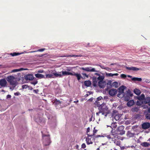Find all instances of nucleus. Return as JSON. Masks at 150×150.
I'll return each instance as SVG.
<instances>
[{"instance_id": "1", "label": "nucleus", "mask_w": 150, "mask_h": 150, "mask_svg": "<svg viewBox=\"0 0 150 150\" xmlns=\"http://www.w3.org/2000/svg\"><path fill=\"white\" fill-rule=\"evenodd\" d=\"M102 74L103 75H101L100 74L97 73H96L94 74V75L98 76V77H97V76H94L92 77V84L93 86H97L98 81L104 80L105 76L103 74Z\"/></svg>"}, {"instance_id": "2", "label": "nucleus", "mask_w": 150, "mask_h": 150, "mask_svg": "<svg viewBox=\"0 0 150 150\" xmlns=\"http://www.w3.org/2000/svg\"><path fill=\"white\" fill-rule=\"evenodd\" d=\"M7 81L9 83L10 85L15 86L17 85L16 79L13 76H9L6 78Z\"/></svg>"}, {"instance_id": "3", "label": "nucleus", "mask_w": 150, "mask_h": 150, "mask_svg": "<svg viewBox=\"0 0 150 150\" xmlns=\"http://www.w3.org/2000/svg\"><path fill=\"white\" fill-rule=\"evenodd\" d=\"M98 109L101 112L102 115H103L105 113H108V108L105 104L103 103L101 104L100 106H99Z\"/></svg>"}, {"instance_id": "4", "label": "nucleus", "mask_w": 150, "mask_h": 150, "mask_svg": "<svg viewBox=\"0 0 150 150\" xmlns=\"http://www.w3.org/2000/svg\"><path fill=\"white\" fill-rule=\"evenodd\" d=\"M43 138L44 145L45 146H49L51 142L49 135H43Z\"/></svg>"}, {"instance_id": "5", "label": "nucleus", "mask_w": 150, "mask_h": 150, "mask_svg": "<svg viewBox=\"0 0 150 150\" xmlns=\"http://www.w3.org/2000/svg\"><path fill=\"white\" fill-rule=\"evenodd\" d=\"M81 69L85 71L90 72H98V71L96 70L94 68L91 67H87L86 68L82 67Z\"/></svg>"}, {"instance_id": "6", "label": "nucleus", "mask_w": 150, "mask_h": 150, "mask_svg": "<svg viewBox=\"0 0 150 150\" xmlns=\"http://www.w3.org/2000/svg\"><path fill=\"white\" fill-rule=\"evenodd\" d=\"M117 92V91L116 89L112 88L109 90L108 93L110 96H114L116 95Z\"/></svg>"}, {"instance_id": "7", "label": "nucleus", "mask_w": 150, "mask_h": 150, "mask_svg": "<svg viewBox=\"0 0 150 150\" xmlns=\"http://www.w3.org/2000/svg\"><path fill=\"white\" fill-rule=\"evenodd\" d=\"M124 127L122 125L118 127L117 130L119 134L122 135L125 134V131L124 130Z\"/></svg>"}, {"instance_id": "8", "label": "nucleus", "mask_w": 150, "mask_h": 150, "mask_svg": "<svg viewBox=\"0 0 150 150\" xmlns=\"http://www.w3.org/2000/svg\"><path fill=\"white\" fill-rule=\"evenodd\" d=\"M132 96V94L131 93L130 90L127 91L125 94V100L128 101L129 99V97Z\"/></svg>"}, {"instance_id": "9", "label": "nucleus", "mask_w": 150, "mask_h": 150, "mask_svg": "<svg viewBox=\"0 0 150 150\" xmlns=\"http://www.w3.org/2000/svg\"><path fill=\"white\" fill-rule=\"evenodd\" d=\"M106 85V82L104 80L98 81V85L101 88H104Z\"/></svg>"}, {"instance_id": "10", "label": "nucleus", "mask_w": 150, "mask_h": 150, "mask_svg": "<svg viewBox=\"0 0 150 150\" xmlns=\"http://www.w3.org/2000/svg\"><path fill=\"white\" fill-rule=\"evenodd\" d=\"M25 79L27 81H31L34 79V77L32 74H28L24 76Z\"/></svg>"}, {"instance_id": "11", "label": "nucleus", "mask_w": 150, "mask_h": 150, "mask_svg": "<svg viewBox=\"0 0 150 150\" xmlns=\"http://www.w3.org/2000/svg\"><path fill=\"white\" fill-rule=\"evenodd\" d=\"M7 82L5 79H2L0 80V85L2 87H5L6 86Z\"/></svg>"}, {"instance_id": "12", "label": "nucleus", "mask_w": 150, "mask_h": 150, "mask_svg": "<svg viewBox=\"0 0 150 150\" xmlns=\"http://www.w3.org/2000/svg\"><path fill=\"white\" fill-rule=\"evenodd\" d=\"M150 127V123L148 122H145L142 125V128L146 129L149 128Z\"/></svg>"}, {"instance_id": "13", "label": "nucleus", "mask_w": 150, "mask_h": 150, "mask_svg": "<svg viewBox=\"0 0 150 150\" xmlns=\"http://www.w3.org/2000/svg\"><path fill=\"white\" fill-rule=\"evenodd\" d=\"M88 137H87L86 139V143L88 144H93V142L91 141V139L89 138L91 136V135L87 134Z\"/></svg>"}, {"instance_id": "14", "label": "nucleus", "mask_w": 150, "mask_h": 150, "mask_svg": "<svg viewBox=\"0 0 150 150\" xmlns=\"http://www.w3.org/2000/svg\"><path fill=\"white\" fill-rule=\"evenodd\" d=\"M126 68L128 70H133L134 71H137L139 70H140V69H139L138 68L134 67H126Z\"/></svg>"}, {"instance_id": "15", "label": "nucleus", "mask_w": 150, "mask_h": 150, "mask_svg": "<svg viewBox=\"0 0 150 150\" xmlns=\"http://www.w3.org/2000/svg\"><path fill=\"white\" fill-rule=\"evenodd\" d=\"M126 88V87L125 86H121L118 88V92L124 93V91Z\"/></svg>"}, {"instance_id": "16", "label": "nucleus", "mask_w": 150, "mask_h": 150, "mask_svg": "<svg viewBox=\"0 0 150 150\" xmlns=\"http://www.w3.org/2000/svg\"><path fill=\"white\" fill-rule=\"evenodd\" d=\"M62 75V77L63 76L65 75H73V73L69 72L67 71H62L61 72Z\"/></svg>"}, {"instance_id": "17", "label": "nucleus", "mask_w": 150, "mask_h": 150, "mask_svg": "<svg viewBox=\"0 0 150 150\" xmlns=\"http://www.w3.org/2000/svg\"><path fill=\"white\" fill-rule=\"evenodd\" d=\"M53 75L56 77H59L60 78L62 77V75L61 72H55L53 73Z\"/></svg>"}, {"instance_id": "18", "label": "nucleus", "mask_w": 150, "mask_h": 150, "mask_svg": "<svg viewBox=\"0 0 150 150\" xmlns=\"http://www.w3.org/2000/svg\"><path fill=\"white\" fill-rule=\"evenodd\" d=\"M150 101V98L147 97L144 98V100L142 101V103L145 104H149Z\"/></svg>"}, {"instance_id": "19", "label": "nucleus", "mask_w": 150, "mask_h": 150, "mask_svg": "<svg viewBox=\"0 0 150 150\" xmlns=\"http://www.w3.org/2000/svg\"><path fill=\"white\" fill-rule=\"evenodd\" d=\"M134 103L133 100H131L127 103V105L128 107H131L134 105Z\"/></svg>"}, {"instance_id": "20", "label": "nucleus", "mask_w": 150, "mask_h": 150, "mask_svg": "<svg viewBox=\"0 0 150 150\" xmlns=\"http://www.w3.org/2000/svg\"><path fill=\"white\" fill-rule=\"evenodd\" d=\"M35 76L37 78L39 79H42V78H45V76L43 75L39 74H35Z\"/></svg>"}, {"instance_id": "21", "label": "nucleus", "mask_w": 150, "mask_h": 150, "mask_svg": "<svg viewBox=\"0 0 150 150\" xmlns=\"http://www.w3.org/2000/svg\"><path fill=\"white\" fill-rule=\"evenodd\" d=\"M72 75L76 76L77 78V80L78 81L81 78H82V77L81 76V75L80 74L74 73V74H73Z\"/></svg>"}, {"instance_id": "22", "label": "nucleus", "mask_w": 150, "mask_h": 150, "mask_svg": "<svg viewBox=\"0 0 150 150\" xmlns=\"http://www.w3.org/2000/svg\"><path fill=\"white\" fill-rule=\"evenodd\" d=\"M106 75L107 76H111L112 77L114 76H117L118 75V73H115L113 74L111 73H105Z\"/></svg>"}, {"instance_id": "23", "label": "nucleus", "mask_w": 150, "mask_h": 150, "mask_svg": "<svg viewBox=\"0 0 150 150\" xmlns=\"http://www.w3.org/2000/svg\"><path fill=\"white\" fill-rule=\"evenodd\" d=\"M84 83L85 86L88 87L91 85V82L89 80L86 81L84 82Z\"/></svg>"}, {"instance_id": "24", "label": "nucleus", "mask_w": 150, "mask_h": 150, "mask_svg": "<svg viewBox=\"0 0 150 150\" xmlns=\"http://www.w3.org/2000/svg\"><path fill=\"white\" fill-rule=\"evenodd\" d=\"M132 80L134 81H142V79L141 78L133 77L132 78Z\"/></svg>"}, {"instance_id": "25", "label": "nucleus", "mask_w": 150, "mask_h": 150, "mask_svg": "<svg viewBox=\"0 0 150 150\" xmlns=\"http://www.w3.org/2000/svg\"><path fill=\"white\" fill-rule=\"evenodd\" d=\"M117 96L119 98H122V97L125 96V93H119L117 94Z\"/></svg>"}, {"instance_id": "26", "label": "nucleus", "mask_w": 150, "mask_h": 150, "mask_svg": "<svg viewBox=\"0 0 150 150\" xmlns=\"http://www.w3.org/2000/svg\"><path fill=\"white\" fill-rule=\"evenodd\" d=\"M134 134L131 132L129 131H128L127 134V136L129 137H131L134 136Z\"/></svg>"}, {"instance_id": "27", "label": "nucleus", "mask_w": 150, "mask_h": 150, "mask_svg": "<svg viewBox=\"0 0 150 150\" xmlns=\"http://www.w3.org/2000/svg\"><path fill=\"white\" fill-rule=\"evenodd\" d=\"M134 92L137 95H139L141 93L139 89L136 88L134 89Z\"/></svg>"}, {"instance_id": "28", "label": "nucleus", "mask_w": 150, "mask_h": 150, "mask_svg": "<svg viewBox=\"0 0 150 150\" xmlns=\"http://www.w3.org/2000/svg\"><path fill=\"white\" fill-rule=\"evenodd\" d=\"M53 73L52 74H46L45 76L46 77L45 78H53Z\"/></svg>"}, {"instance_id": "29", "label": "nucleus", "mask_w": 150, "mask_h": 150, "mask_svg": "<svg viewBox=\"0 0 150 150\" xmlns=\"http://www.w3.org/2000/svg\"><path fill=\"white\" fill-rule=\"evenodd\" d=\"M145 98V96L144 94H142L141 96H139L137 97V99L141 101L143 100H144Z\"/></svg>"}, {"instance_id": "30", "label": "nucleus", "mask_w": 150, "mask_h": 150, "mask_svg": "<svg viewBox=\"0 0 150 150\" xmlns=\"http://www.w3.org/2000/svg\"><path fill=\"white\" fill-rule=\"evenodd\" d=\"M102 101H96L95 103V104L97 106V107L99 108V106L101 105V104L100 103H102Z\"/></svg>"}, {"instance_id": "31", "label": "nucleus", "mask_w": 150, "mask_h": 150, "mask_svg": "<svg viewBox=\"0 0 150 150\" xmlns=\"http://www.w3.org/2000/svg\"><path fill=\"white\" fill-rule=\"evenodd\" d=\"M141 145L142 146L144 147H147L149 146L150 145V144L148 142H144L142 143Z\"/></svg>"}, {"instance_id": "32", "label": "nucleus", "mask_w": 150, "mask_h": 150, "mask_svg": "<svg viewBox=\"0 0 150 150\" xmlns=\"http://www.w3.org/2000/svg\"><path fill=\"white\" fill-rule=\"evenodd\" d=\"M111 135L112 137V139L115 138H116L117 136V135L116 134L113 132H112V131H111Z\"/></svg>"}, {"instance_id": "33", "label": "nucleus", "mask_w": 150, "mask_h": 150, "mask_svg": "<svg viewBox=\"0 0 150 150\" xmlns=\"http://www.w3.org/2000/svg\"><path fill=\"white\" fill-rule=\"evenodd\" d=\"M112 86L115 88H117L118 86V83L117 82H115L112 83Z\"/></svg>"}, {"instance_id": "34", "label": "nucleus", "mask_w": 150, "mask_h": 150, "mask_svg": "<svg viewBox=\"0 0 150 150\" xmlns=\"http://www.w3.org/2000/svg\"><path fill=\"white\" fill-rule=\"evenodd\" d=\"M82 56V55H72L64 56H62L61 57H81Z\"/></svg>"}, {"instance_id": "35", "label": "nucleus", "mask_w": 150, "mask_h": 150, "mask_svg": "<svg viewBox=\"0 0 150 150\" xmlns=\"http://www.w3.org/2000/svg\"><path fill=\"white\" fill-rule=\"evenodd\" d=\"M20 53H16V52H14L13 53H10V54L12 56H16L20 54Z\"/></svg>"}, {"instance_id": "36", "label": "nucleus", "mask_w": 150, "mask_h": 150, "mask_svg": "<svg viewBox=\"0 0 150 150\" xmlns=\"http://www.w3.org/2000/svg\"><path fill=\"white\" fill-rule=\"evenodd\" d=\"M21 71V68L18 69H13L12 70L11 72H17L18 71Z\"/></svg>"}, {"instance_id": "37", "label": "nucleus", "mask_w": 150, "mask_h": 150, "mask_svg": "<svg viewBox=\"0 0 150 150\" xmlns=\"http://www.w3.org/2000/svg\"><path fill=\"white\" fill-rule=\"evenodd\" d=\"M38 81L36 79H34V81L31 83V84L34 85L37 84L38 83Z\"/></svg>"}, {"instance_id": "38", "label": "nucleus", "mask_w": 150, "mask_h": 150, "mask_svg": "<svg viewBox=\"0 0 150 150\" xmlns=\"http://www.w3.org/2000/svg\"><path fill=\"white\" fill-rule=\"evenodd\" d=\"M146 117L148 119H150V113L146 114Z\"/></svg>"}, {"instance_id": "39", "label": "nucleus", "mask_w": 150, "mask_h": 150, "mask_svg": "<svg viewBox=\"0 0 150 150\" xmlns=\"http://www.w3.org/2000/svg\"><path fill=\"white\" fill-rule=\"evenodd\" d=\"M103 100V99L102 98V97L101 96H100L97 98V100L96 101H102V100Z\"/></svg>"}, {"instance_id": "40", "label": "nucleus", "mask_w": 150, "mask_h": 150, "mask_svg": "<svg viewBox=\"0 0 150 150\" xmlns=\"http://www.w3.org/2000/svg\"><path fill=\"white\" fill-rule=\"evenodd\" d=\"M93 134L92 135H91V136H93V135H94L97 132V130L95 129V127L94 128V130H93Z\"/></svg>"}, {"instance_id": "41", "label": "nucleus", "mask_w": 150, "mask_h": 150, "mask_svg": "<svg viewBox=\"0 0 150 150\" xmlns=\"http://www.w3.org/2000/svg\"><path fill=\"white\" fill-rule=\"evenodd\" d=\"M120 76L122 78H125L127 76L125 74H122Z\"/></svg>"}, {"instance_id": "42", "label": "nucleus", "mask_w": 150, "mask_h": 150, "mask_svg": "<svg viewBox=\"0 0 150 150\" xmlns=\"http://www.w3.org/2000/svg\"><path fill=\"white\" fill-rule=\"evenodd\" d=\"M137 105H141L142 104V101H140L139 100V101H137Z\"/></svg>"}, {"instance_id": "43", "label": "nucleus", "mask_w": 150, "mask_h": 150, "mask_svg": "<svg viewBox=\"0 0 150 150\" xmlns=\"http://www.w3.org/2000/svg\"><path fill=\"white\" fill-rule=\"evenodd\" d=\"M107 138L108 139H112V136H111V134L109 135H108L106 136Z\"/></svg>"}, {"instance_id": "44", "label": "nucleus", "mask_w": 150, "mask_h": 150, "mask_svg": "<svg viewBox=\"0 0 150 150\" xmlns=\"http://www.w3.org/2000/svg\"><path fill=\"white\" fill-rule=\"evenodd\" d=\"M86 145L85 144L83 143L81 145V148L83 149H84L86 147Z\"/></svg>"}, {"instance_id": "45", "label": "nucleus", "mask_w": 150, "mask_h": 150, "mask_svg": "<svg viewBox=\"0 0 150 150\" xmlns=\"http://www.w3.org/2000/svg\"><path fill=\"white\" fill-rule=\"evenodd\" d=\"M45 50V48L41 49L38 50H37V51L41 52H42V51H44Z\"/></svg>"}, {"instance_id": "46", "label": "nucleus", "mask_w": 150, "mask_h": 150, "mask_svg": "<svg viewBox=\"0 0 150 150\" xmlns=\"http://www.w3.org/2000/svg\"><path fill=\"white\" fill-rule=\"evenodd\" d=\"M82 74L84 76H85L86 78H88L89 77L88 75L86 74V73H82Z\"/></svg>"}, {"instance_id": "47", "label": "nucleus", "mask_w": 150, "mask_h": 150, "mask_svg": "<svg viewBox=\"0 0 150 150\" xmlns=\"http://www.w3.org/2000/svg\"><path fill=\"white\" fill-rule=\"evenodd\" d=\"M144 82L146 83H149L150 82L149 81V80L147 79H144Z\"/></svg>"}, {"instance_id": "48", "label": "nucleus", "mask_w": 150, "mask_h": 150, "mask_svg": "<svg viewBox=\"0 0 150 150\" xmlns=\"http://www.w3.org/2000/svg\"><path fill=\"white\" fill-rule=\"evenodd\" d=\"M14 94L15 96H18L21 95V94L19 92H17L14 93Z\"/></svg>"}, {"instance_id": "49", "label": "nucleus", "mask_w": 150, "mask_h": 150, "mask_svg": "<svg viewBox=\"0 0 150 150\" xmlns=\"http://www.w3.org/2000/svg\"><path fill=\"white\" fill-rule=\"evenodd\" d=\"M28 69L27 68H21V71H22L23 70H28Z\"/></svg>"}, {"instance_id": "50", "label": "nucleus", "mask_w": 150, "mask_h": 150, "mask_svg": "<svg viewBox=\"0 0 150 150\" xmlns=\"http://www.w3.org/2000/svg\"><path fill=\"white\" fill-rule=\"evenodd\" d=\"M138 110V109L137 108H133L132 109V111H134L135 110Z\"/></svg>"}, {"instance_id": "51", "label": "nucleus", "mask_w": 150, "mask_h": 150, "mask_svg": "<svg viewBox=\"0 0 150 150\" xmlns=\"http://www.w3.org/2000/svg\"><path fill=\"white\" fill-rule=\"evenodd\" d=\"M44 71L43 70H39L38 71V73H42Z\"/></svg>"}, {"instance_id": "52", "label": "nucleus", "mask_w": 150, "mask_h": 150, "mask_svg": "<svg viewBox=\"0 0 150 150\" xmlns=\"http://www.w3.org/2000/svg\"><path fill=\"white\" fill-rule=\"evenodd\" d=\"M11 97V95H8L6 96V98H10Z\"/></svg>"}, {"instance_id": "53", "label": "nucleus", "mask_w": 150, "mask_h": 150, "mask_svg": "<svg viewBox=\"0 0 150 150\" xmlns=\"http://www.w3.org/2000/svg\"><path fill=\"white\" fill-rule=\"evenodd\" d=\"M33 91L35 93H37L39 91L38 90H34Z\"/></svg>"}, {"instance_id": "54", "label": "nucleus", "mask_w": 150, "mask_h": 150, "mask_svg": "<svg viewBox=\"0 0 150 150\" xmlns=\"http://www.w3.org/2000/svg\"><path fill=\"white\" fill-rule=\"evenodd\" d=\"M101 113V112L100 111H99L98 112H97L96 113V115L97 116H99V114Z\"/></svg>"}, {"instance_id": "55", "label": "nucleus", "mask_w": 150, "mask_h": 150, "mask_svg": "<svg viewBox=\"0 0 150 150\" xmlns=\"http://www.w3.org/2000/svg\"><path fill=\"white\" fill-rule=\"evenodd\" d=\"M105 69L108 71H109L111 70V69L108 67H105Z\"/></svg>"}, {"instance_id": "56", "label": "nucleus", "mask_w": 150, "mask_h": 150, "mask_svg": "<svg viewBox=\"0 0 150 150\" xmlns=\"http://www.w3.org/2000/svg\"><path fill=\"white\" fill-rule=\"evenodd\" d=\"M90 129L89 127H88L87 129V132L88 133L90 132Z\"/></svg>"}, {"instance_id": "57", "label": "nucleus", "mask_w": 150, "mask_h": 150, "mask_svg": "<svg viewBox=\"0 0 150 150\" xmlns=\"http://www.w3.org/2000/svg\"><path fill=\"white\" fill-rule=\"evenodd\" d=\"M99 66H100L102 69H105V67H104L103 66H102L100 65H98Z\"/></svg>"}, {"instance_id": "58", "label": "nucleus", "mask_w": 150, "mask_h": 150, "mask_svg": "<svg viewBox=\"0 0 150 150\" xmlns=\"http://www.w3.org/2000/svg\"><path fill=\"white\" fill-rule=\"evenodd\" d=\"M37 52V51H32L30 52H29L33 53V52Z\"/></svg>"}, {"instance_id": "59", "label": "nucleus", "mask_w": 150, "mask_h": 150, "mask_svg": "<svg viewBox=\"0 0 150 150\" xmlns=\"http://www.w3.org/2000/svg\"><path fill=\"white\" fill-rule=\"evenodd\" d=\"M148 111L149 113H150V107L148 108Z\"/></svg>"}, {"instance_id": "60", "label": "nucleus", "mask_w": 150, "mask_h": 150, "mask_svg": "<svg viewBox=\"0 0 150 150\" xmlns=\"http://www.w3.org/2000/svg\"><path fill=\"white\" fill-rule=\"evenodd\" d=\"M101 137V135H97L96 136V137Z\"/></svg>"}, {"instance_id": "61", "label": "nucleus", "mask_w": 150, "mask_h": 150, "mask_svg": "<svg viewBox=\"0 0 150 150\" xmlns=\"http://www.w3.org/2000/svg\"><path fill=\"white\" fill-rule=\"evenodd\" d=\"M43 56V55H39L38 56V57H42Z\"/></svg>"}, {"instance_id": "62", "label": "nucleus", "mask_w": 150, "mask_h": 150, "mask_svg": "<svg viewBox=\"0 0 150 150\" xmlns=\"http://www.w3.org/2000/svg\"><path fill=\"white\" fill-rule=\"evenodd\" d=\"M78 102H79L78 100H77V101H75L74 102V103H78Z\"/></svg>"}, {"instance_id": "63", "label": "nucleus", "mask_w": 150, "mask_h": 150, "mask_svg": "<svg viewBox=\"0 0 150 150\" xmlns=\"http://www.w3.org/2000/svg\"><path fill=\"white\" fill-rule=\"evenodd\" d=\"M127 76L128 77H129V78H132V76H130L129 75H127Z\"/></svg>"}, {"instance_id": "64", "label": "nucleus", "mask_w": 150, "mask_h": 150, "mask_svg": "<svg viewBox=\"0 0 150 150\" xmlns=\"http://www.w3.org/2000/svg\"><path fill=\"white\" fill-rule=\"evenodd\" d=\"M57 103H59V104H60L61 103L60 102V101H59V100H58L57 101Z\"/></svg>"}]
</instances>
